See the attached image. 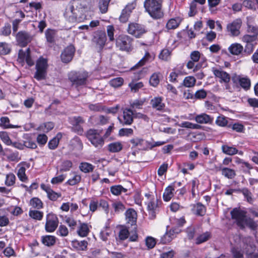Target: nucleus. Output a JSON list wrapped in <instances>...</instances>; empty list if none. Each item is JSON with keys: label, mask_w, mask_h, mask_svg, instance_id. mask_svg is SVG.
I'll list each match as a JSON object with an SVG mask.
<instances>
[{"label": "nucleus", "mask_w": 258, "mask_h": 258, "mask_svg": "<svg viewBox=\"0 0 258 258\" xmlns=\"http://www.w3.org/2000/svg\"><path fill=\"white\" fill-rule=\"evenodd\" d=\"M231 217L235 220L237 225L240 229H243L246 226L252 230H254L257 226V224L250 218H247L245 213L236 208L231 211Z\"/></svg>", "instance_id": "1"}, {"label": "nucleus", "mask_w": 258, "mask_h": 258, "mask_svg": "<svg viewBox=\"0 0 258 258\" xmlns=\"http://www.w3.org/2000/svg\"><path fill=\"white\" fill-rule=\"evenodd\" d=\"M162 2L163 0H145L144 8L153 19H160L163 15L161 10Z\"/></svg>", "instance_id": "2"}, {"label": "nucleus", "mask_w": 258, "mask_h": 258, "mask_svg": "<svg viewBox=\"0 0 258 258\" xmlns=\"http://www.w3.org/2000/svg\"><path fill=\"white\" fill-rule=\"evenodd\" d=\"M91 3V0H74L72 5L67 9L66 15H69V20L71 22L77 21L76 11L79 9H86Z\"/></svg>", "instance_id": "3"}, {"label": "nucleus", "mask_w": 258, "mask_h": 258, "mask_svg": "<svg viewBox=\"0 0 258 258\" xmlns=\"http://www.w3.org/2000/svg\"><path fill=\"white\" fill-rule=\"evenodd\" d=\"M48 68L47 59L42 56L40 57L36 62V72L34 78L38 81L46 79Z\"/></svg>", "instance_id": "4"}, {"label": "nucleus", "mask_w": 258, "mask_h": 258, "mask_svg": "<svg viewBox=\"0 0 258 258\" xmlns=\"http://www.w3.org/2000/svg\"><path fill=\"white\" fill-rule=\"evenodd\" d=\"M88 77L89 74L86 71L71 72L69 74V80L76 87L86 85Z\"/></svg>", "instance_id": "5"}, {"label": "nucleus", "mask_w": 258, "mask_h": 258, "mask_svg": "<svg viewBox=\"0 0 258 258\" xmlns=\"http://www.w3.org/2000/svg\"><path fill=\"white\" fill-rule=\"evenodd\" d=\"M231 80L233 85L237 88L240 87L245 91H248L250 89L251 81L246 76L233 74Z\"/></svg>", "instance_id": "6"}, {"label": "nucleus", "mask_w": 258, "mask_h": 258, "mask_svg": "<svg viewBox=\"0 0 258 258\" xmlns=\"http://www.w3.org/2000/svg\"><path fill=\"white\" fill-rule=\"evenodd\" d=\"M86 136L88 140L96 148H100L104 144V139L98 130L90 129L86 132Z\"/></svg>", "instance_id": "7"}, {"label": "nucleus", "mask_w": 258, "mask_h": 258, "mask_svg": "<svg viewBox=\"0 0 258 258\" xmlns=\"http://www.w3.org/2000/svg\"><path fill=\"white\" fill-rule=\"evenodd\" d=\"M107 40L106 33L104 31L98 30L94 32L92 39V43L99 51H101L104 47Z\"/></svg>", "instance_id": "8"}, {"label": "nucleus", "mask_w": 258, "mask_h": 258, "mask_svg": "<svg viewBox=\"0 0 258 258\" xmlns=\"http://www.w3.org/2000/svg\"><path fill=\"white\" fill-rule=\"evenodd\" d=\"M126 31L128 34L136 38L141 37L147 32L144 25L134 22L128 24Z\"/></svg>", "instance_id": "9"}, {"label": "nucleus", "mask_w": 258, "mask_h": 258, "mask_svg": "<svg viewBox=\"0 0 258 258\" xmlns=\"http://www.w3.org/2000/svg\"><path fill=\"white\" fill-rule=\"evenodd\" d=\"M133 39L126 35H121L116 40V45L121 50L128 51L131 50Z\"/></svg>", "instance_id": "10"}, {"label": "nucleus", "mask_w": 258, "mask_h": 258, "mask_svg": "<svg viewBox=\"0 0 258 258\" xmlns=\"http://www.w3.org/2000/svg\"><path fill=\"white\" fill-rule=\"evenodd\" d=\"M58 224V219L55 215L52 213L47 215L45 229L47 232H54L57 227Z\"/></svg>", "instance_id": "11"}, {"label": "nucleus", "mask_w": 258, "mask_h": 258, "mask_svg": "<svg viewBox=\"0 0 258 258\" xmlns=\"http://www.w3.org/2000/svg\"><path fill=\"white\" fill-rule=\"evenodd\" d=\"M16 38L20 46L25 47L31 42L33 36L25 31H21L16 34Z\"/></svg>", "instance_id": "12"}, {"label": "nucleus", "mask_w": 258, "mask_h": 258, "mask_svg": "<svg viewBox=\"0 0 258 258\" xmlns=\"http://www.w3.org/2000/svg\"><path fill=\"white\" fill-rule=\"evenodd\" d=\"M122 125H130L134 121V113L131 109L125 108L122 112V117L118 118Z\"/></svg>", "instance_id": "13"}, {"label": "nucleus", "mask_w": 258, "mask_h": 258, "mask_svg": "<svg viewBox=\"0 0 258 258\" xmlns=\"http://www.w3.org/2000/svg\"><path fill=\"white\" fill-rule=\"evenodd\" d=\"M180 232L181 230L177 227L172 228L169 231H167L165 234L161 237V242L163 244L170 242Z\"/></svg>", "instance_id": "14"}, {"label": "nucleus", "mask_w": 258, "mask_h": 258, "mask_svg": "<svg viewBox=\"0 0 258 258\" xmlns=\"http://www.w3.org/2000/svg\"><path fill=\"white\" fill-rule=\"evenodd\" d=\"M75 52V48L72 45L66 47L61 54V59L63 62L68 63L72 60Z\"/></svg>", "instance_id": "15"}, {"label": "nucleus", "mask_w": 258, "mask_h": 258, "mask_svg": "<svg viewBox=\"0 0 258 258\" xmlns=\"http://www.w3.org/2000/svg\"><path fill=\"white\" fill-rule=\"evenodd\" d=\"M241 20L240 19H236L231 23L227 25V31L230 33V35L233 36H237L240 33L239 29L241 25Z\"/></svg>", "instance_id": "16"}, {"label": "nucleus", "mask_w": 258, "mask_h": 258, "mask_svg": "<svg viewBox=\"0 0 258 258\" xmlns=\"http://www.w3.org/2000/svg\"><path fill=\"white\" fill-rule=\"evenodd\" d=\"M71 123L73 125V128L75 132L79 135H82L83 132L81 124L85 122L83 118L81 116H74L71 118Z\"/></svg>", "instance_id": "17"}, {"label": "nucleus", "mask_w": 258, "mask_h": 258, "mask_svg": "<svg viewBox=\"0 0 258 258\" xmlns=\"http://www.w3.org/2000/svg\"><path fill=\"white\" fill-rule=\"evenodd\" d=\"M125 217L127 223L133 226L134 230L136 229V222L137 214L133 209H129L125 212Z\"/></svg>", "instance_id": "18"}, {"label": "nucleus", "mask_w": 258, "mask_h": 258, "mask_svg": "<svg viewBox=\"0 0 258 258\" xmlns=\"http://www.w3.org/2000/svg\"><path fill=\"white\" fill-rule=\"evenodd\" d=\"M214 75L217 78L220 79V82L221 83L224 82L225 83H228L230 80V76L227 72L223 71L221 69H214L213 70Z\"/></svg>", "instance_id": "19"}, {"label": "nucleus", "mask_w": 258, "mask_h": 258, "mask_svg": "<svg viewBox=\"0 0 258 258\" xmlns=\"http://www.w3.org/2000/svg\"><path fill=\"white\" fill-rule=\"evenodd\" d=\"M40 186L47 193L48 198L51 201H56L58 198L61 197V194L54 191L50 186L47 185L41 184Z\"/></svg>", "instance_id": "20"}, {"label": "nucleus", "mask_w": 258, "mask_h": 258, "mask_svg": "<svg viewBox=\"0 0 258 258\" xmlns=\"http://www.w3.org/2000/svg\"><path fill=\"white\" fill-rule=\"evenodd\" d=\"M158 200L152 199L147 204V208L149 212L150 219H153L156 216V211L158 207Z\"/></svg>", "instance_id": "21"}, {"label": "nucleus", "mask_w": 258, "mask_h": 258, "mask_svg": "<svg viewBox=\"0 0 258 258\" xmlns=\"http://www.w3.org/2000/svg\"><path fill=\"white\" fill-rule=\"evenodd\" d=\"M195 119L197 122L200 124H211L214 120L213 117L206 113L197 115L196 116Z\"/></svg>", "instance_id": "22"}, {"label": "nucleus", "mask_w": 258, "mask_h": 258, "mask_svg": "<svg viewBox=\"0 0 258 258\" xmlns=\"http://www.w3.org/2000/svg\"><path fill=\"white\" fill-rule=\"evenodd\" d=\"M183 18L180 17L171 18L168 21L166 28L168 30L175 29L179 26Z\"/></svg>", "instance_id": "23"}, {"label": "nucleus", "mask_w": 258, "mask_h": 258, "mask_svg": "<svg viewBox=\"0 0 258 258\" xmlns=\"http://www.w3.org/2000/svg\"><path fill=\"white\" fill-rule=\"evenodd\" d=\"M151 105L153 108L157 110H162L165 107V104L163 102V98L161 97H156L151 99Z\"/></svg>", "instance_id": "24"}, {"label": "nucleus", "mask_w": 258, "mask_h": 258, "mask_svg": "<svg viewBox=\"0 0 258 258\" xmlns=\"http://www.w3.org/2000/svg\"><path fill=\"white\" fill-rule=\"evenodd\" d=\"M228 50L231 54L238 55L242 53L243 47L240 44L235 43L230 45Z\"/></svg>", "instance_id": "25"}, {"label": "nucleus", "mask_w": 258, "mask_h": 258, "mask_svg": "<svg viewBox=\"0 0 258 258\" xmlns=\"http://www.w3.org/2000/svg\"><path fill=\"white\" fill-rule=\"evenodd\" d=\"M192 211L196 215L202 216L206 214V208L205 206L201 203H198L193 205Z\"/></svg>", "instance_id": "26"}, {"label": "nucleus", "mask_w": 258, "mask_h": 258, "mask_svg": "<svg viewBox=\"0 0 258 258\" xmlns=\"http://www.w3.org/2000/svg\"><path fill=\"white\" fill-rule=\"evenodd\" d=\"M70 146L73 150L81 151L83 148V144L81 139L78 137H75L70 141Z\"/></svg>", "instance_id": "27"}, {"label": "nucleus", "mask_w": 258, "mask_h": 258, "mask_svg": "<svg viewBox=\"0 0 258 258\" xmlns=\"http://www.w3.org/2000/svg\"><path fill=\"white\" fill-rule=\"evenodd\" d=\"M176 186L174 185H170L167 187L163 193V199L165 201H169L173 196V191H174Z\"/></svg>", "instance_id": "28"}, {"label": "nucleus", "mask_w": 258, "mask_h": 258, "mask_svg": "<svg viewBox=\"0 0 258 258\" xmlns=\"http://www.w3.org/2000/svg\"><path fill=\"white\" fill-rule=\"evenodd\" d=\"M88 242L86 240L79 241L74 240L72 241V246L78 250H86L87 248Z\"/></svg>", "instance_id": "29"}, {"label": "nucleus", "mask_w": 258, "mask_h": 258, "mask_svg": "<svg viewBox=\"0 0 258 258\" xmlns=\"http://www.w3.org/2000/svg\"><path fill=\"white\" fill-rule=\"evenodd\" d=\"M42 243L47 246H51L53 245L56 242V237L52 235H45L41 237Z\"/></svg>", "instance_id": "30"}, {"label": "nucleus", "mask_w": 258, "mask_h": 258, "mask_svg": "<svg viewBox=\"0 0 258 258\" xmlns=\"http://www.w3.org/2000/svg\"><path fill=\"white\" fill-rule=\"evenodd\" d=\"M122 145L120 142H114L108 145V150L111 153H116L120 151L122 149Z\"/></svg>", "instance_id": "31"}, {"label": "nucleus", "mask_w": 258, "mask_h": 258, "mask_svg": "<svg viewBox=\"0 0 258 258\" xmlns=\"http://www.w3.org/2000/svg\"><path fill=\"white\" fill-rule=\"evenodd\" d=\"M56 34V31L54 30L47 29L45 32L47 41L50 43H53L55 42Z\"/></svg>", "instance_id": "32"}, {"label": "nucleus", "mask_w": 258, "mask_h": 258, "mask_svg": "<svg viewBox=\"0 0 258 258\" xmlns=\"http://www.w3.org/2000/svg\"><path fill=\"white\" fill-rule=\"evenodd\" d=\"M161 77L160 73H154L150 77L149 83L151 86L156 87H157L160 82V78Z\"/></svg>", "instance_id": "33"}, {"label": "nucleus", "mask_w": 258, "mask_h": 258, "mask_svg": "<svg viewBox=\"0 0 258 258\" xmlns=\"http://www.w3.org/2000/svg\"><path fill=\"white\" fill-rule=\"evenodd\" d=\"M62 135L60 133H58L55 137L51 139L48 144V146L50 149L54 150L58 146L59 140L61 138Z\"/></svg>", "instance_id": "34"}, {"label": "nucleus", "mask_w": 258, "mask_h": 258, "mask_svg": "<svg viewBox=\"0 0 258 258\" xmlns=\"http://www.w3.org/2000/svg\"><path fill=\"white\" fill-rule=\"evenodd\" d=\"M211 237V234L209 232H206L197 237L195 243L200 244L208 241Z\"/></svg>", "instance_id": "35"}, {"label": "nucleus", "mask_w": 258, "mask_h": 258, "mask_svg": "<svg viewBox=\"0 0 258 258\" xmlns=\"http://www.w3.org/2000/svg\"><path fill=\"white\" fill-rule=\"evenodd\" d=\"M77 232L79 235L81 237L86 236L89 232V228L87 224L81 223Z\"/></svg>", "instance_id": "36"}, {"label": "nucleus", "mask_w": 258, "mask_h": 258, "mask_svg": "<svg viewBox=\"0 0 258 258\" xmlns=\"http://www.w3.org/2000/svg\"><path fill=\"white\" fill-rule=\"evenodd\" d=\"M80 170L84 173H89L93 171L94 166L87 162H82L79 166Z\"/></svg>", "instance_id": "37"}, {"label": "nucleus", "mask_w": 258, "mask_h": 258, "mask_svg": "<svg viewBox=\"0 0 258 258\" xmlns=\"http://www.w3.org/2000/svg\"><path fill=\"white\" fill-rule=\"evenodd\" d=\"M222 152L227 155H233L236 154L238 152L237 149L233 147H230L226 145L222 146Z\"/></svg>", "instance_id": "38"}, {"label": "nucleus", "mask_w": 258, "mask_h": 258, "mask_svg": "<svg viewBox=\"0 0 258 258\" xmlns=\"http://www.w3.org/2000/svg\"><path fill=\"white\" fill-rule=\"evenodd\" d=\"M152 59L151 55L148 52H146L144 56L134 67L132 69L141 67L144 65L147 62L151 61Z\"/></svg>", "instance_id": "39"}, {"label": "nucleus", "mask_w": 258, "mask_h": 258, "mask_svg": "<svg viewBox=\"0 0 258 258\" xmlns=\"http://www.w3.org/2000/svg\"><path fill=\"white\" fill-rule=\"evenodd\" d=\"M196 79L192 76L186 77L183 80L182 85L188 88L192 87L195 85Z\"/></svg>", "instance_id": "40"}, {"label": "nucleus", "mask_w": 258, "mask_h": 258, "mask_svg": "<svg viewBox=\"0 0 258 258\" xmlns=\"http://www.w3.org/2000/svg\"><path fill=\"white\" fill-rule=\"evenodd\" d=\"M238 192H241L245 198L246 199L247 201L249 203H252L253 199L252 198V194L250 190L247 188H243L242 189H238Z\"/></svg>", "instance_id": "41"}, {"label": "nucleus", "mask_w": 258, "mask_h": 258, "mask_svg": "<svg viewBox=\"0 0 258 258\" xmlns=\"http://www.w3.org/2000/svg\"><path fill=\"white\" fill-rule=\"evenodd\" d=\"M222 174L229 179H232L236 175L235 171L233 169L228 168H222Z\"/></svg>", "instance_id": "42"}, {"label": "nucleus", "mask_w": 258, "mask_h": 258, "mask_svg": "<svg viewBox=\"0 0 258 258\" xmlns=\"http://www.w3.org/2000/svg\"><path fill=\"white\" fill-rule=\"evenodd\" d=\"M180 126L190 129L200 130L202 128L201 125L193 123L189 121H184L180 124Z\"/></svg>", "instance_id": "43"}, {"label": "nucleus", "mask_w": 258, "mask_h": 258, "mask_svg": "<svg viewBox=\"0 0 258 258\" xmlns=\"http://www.w3.org/2000/svg\"><path fill=\"white\" fill-rule=\"evenodd\" d=\"M110 191L113 195L117 196L120 195L122 192H125L127 189L120 185H117L111 186Z\"/></svg>", "instance_id": "44"}, {"label": "nucleus", "mask_w": 258, "mask_h": 258, "mask_svg": "<svg viewBox=\"0 0 258 258\" xmlns=\"http://www.w3.org/2000/svg\"><path fill=\"white\" fill-rule=\"evenodd\" d=\"M111 0H99V8L101 13L104 14L107 12L109 2Z\"/></svg>", "instance_id": "45"}, {"label": "nucleus", "mask_w": 258, "mask_h": 258, "mask_svg": "<svg viewBox=\"0 0 258 258\" xmlns=\"http://www.w3.org/2000/svg\"><path fill=\"white\" fill-rule=\"evenodd\" d=\"M73 163L70 160H64L61 162L60 166L59 171L60 172H66L69 171L72 167Z\"/></svg>", "instance_id": "46"}, {"label": "nucleus", "mask_w": 258, "mask_h": 258, "mask_svg": "<svg viewBox=\"0 0 258 258\" xmlns=\"http://www.w3.org/2000/svg\"><path fill=\"white\" fill-rule=\"evenodd\" d=\"M81 180V176L80 175L77 174L76 173H73V176L67 181L66 184L70 185H75L79 183Z\"/></svg>", "instance_id": "47"}, {"label": "nucleus", "mask_w": 258, "mask_h": 258, "mask_svg": "<svg viewBox=\"0 0 258 258\" xmlns=\"http://www.w3.org/2000/svg\"><path fill=\"white\" fill-rule=\"evenodd\" d=\"M216 124L220 126H226L228 125V118L223 115H221L217 117L216 121Z\"/></svg>", "instance_id": "48"}, {"label": "nucleus", "mask_w": 258, "mask_h": 258, "mask_svg": "<svg viewBox=\"0 0 258 258\" xmlns=\"http://www.w3.org/2000/svg\"><path fill=\"white\" fill-rule=\"evenodd\" d=\"M30 205L34 208L40 209L43 207L42 201L37 198H33L30 201Z\"/></svg>", "instance_id": "49"}, {"label": "nucleus", "mask_w": 258, "mask_h": 258, "mask_svg": "<svg viewBox=\"0 0 258 258\" xmlns=\"http://www.w3.org/2000/svg\"><path fill=\"white\" fill-rule=\"evenodd\" d=\"M23 145L24 147H25L28 148L34 149L37 148L36 143L30 137L26 138V140L23 141Z\"/></svg>", "instance_id": "50"}, {"label": "nucleus", "mask_w": 258, "mask_h": 258, "mask_svg": "<svg viewBox=\"0 0 258 258\" xmlns=\"http://www.w3.org/2000/svg\"><path fill=\"white\" fill-rule=\"evenodd\" d=\"M25 172L26 168L25 167H20L17 172V175L21 181L25 182L27 179V177L26 175Z\"/></svg>", "instance_id": "51"}, {"label": "nucleus", "mask_w": 258, "mask_h": 258, "mask_svg": "<svg viewBox=\"0 0 258 258\" xmlns=\"http://www.w3.org/2000/svg\"><path fill=\"white\" fill-rule=\"evenodd\" d=\"M29 216L33 219L41 220L43 217V213L42 212L36 210H30Z\"/></svg>", "instance_id": "52"}, {"label": "nucleus", "mask_w": 258, "mask_h": 258, "mask_svg": "<svg viewBox=\"0 0 258 258\" xmlns=\"http://www.w3.org/2000/svg\"><path fill=\"white\" fill-rule=\"evenodd\" d=\"M0 138L7 145H11L12 143L8 133L6 132H0Z\"/></svg>", "instance_id": "53"}, {"label": "nucleus", "mask_w": 258, "mask_h": 258, "mask_svg": "<svg viewBox=\"0 0 258 258\" xmlns=\"http://www.w3.org/2000/svg\"><path fill=\"white\" fill-rule=\"evenodd\" d=\"M112 207L116 213L123 212L125 209L124 206L120 202H116L112 204Z\"/></svg>", "instance_id": "54"}, {"label": "nucleus", "mask_w": 258, "mask_h": 258, "mask_svg": "<svg viewBox=\"0 0 258 258\" xmlns=\"http://www.w3.org/2000/svg\"><path fill=\"white\" fill-rule=\"evenodd\" d=\"M16 177L13 173H9L6 176L5 184L7 186H11L15 182Z\"/></svg>", "instance_id": "55"}, {"label": "nucleus", "mask_w": 258, "mask_h": 258, "mask_svg": "<svg viewBox=\"0 0 258 258\" xmlns=\"http://www.w3.org/2000/svg\"><path fill=\"white\" fill-rule=\"evenodd\" d=\"M11 51L8 44L6 42H0V54H7Z\"/></svg>", "instance_id": "56"}, {"label": "nucleus", "mask_w": 258, "mask_h": 258, "mask_svg": "<svg viewBox=\"0 0 258 258\" xmlns=\"http://www.w3.org/2000/svg\"><path fill=\"white\" fill-rule=\"evenodd\" d=\"M129 86L131 88L132 91L134 92H136L140 89L142 88L144 86V85L142 82L138 83L132 82L130 83Z\"/></svg>", "instance_id": "57"}, {"label": "nucleus", "mask_w": 258, "mask_h": 258, "mask_svg": "<svg viewBox=\"0 0 258 258\" xmlns=\"http://www.w3.org/2000/svg\"><path fill=\"white\" fill-rule=\"evenodd\" d=\"M107 33L110 41L114 40V33L115 29L113 25H108L106 27Z\"/></svg>", "instance_id": "58"}, {"label": "nucleus", "mask_w": 258, "mask_h": 258, "mask_svg": "<svg viewBox=\"0 0 258 258\" xmlns=\"http://www.w3.org/2000/svg\"><path fill=\"white\" fill-rule=\"evenodd\" d=\"M8 159L10 161L18 162L21 160L18 152H15L9 154L7 156Z\"/></svg>", "instance_id": "59"}, {"label": "nucleus", "mask_w": 258, "mask_h": 258, "mask_svg": "<svg viewBox=\"0 0 258 258\" xmlns=\"http://www.w3.org/2000/svg\"><path fill=\"white\" fill-rule=\"evenodd\" d=\"M129 234L130 233L128 229L123 228L119 231L118 236L121 240H124L128 237Z\"/></svg>", "instance_id": "60"}, {"label": "nucleus", "mask_w": 258, "mask_h": 258, "mask_svg": "<svg viewBox=\"0 0 258 258\" xmlns=\"http://www.w3.org/2000/svg\"><path fill=\"white\" fill-rule=\"evenodd\" d=\"M171 52L167 49L162 50L159 54V58L164 60H167L170 58Z\"/></svg>", "instance_id": "61"}, {"label": "nucleus", "mask_w": 258, "mask_h": 258, "mask_svg": "<svg viewBox=\"0 0 258 258\" xmlns=\"http://www.w3.org/2000/svg\"><path fill=\"white\" fill-rule=\"evenodd\" d=\"M207 92L204 89L198 90L195 94V97L198 99H203L206 97Z\"/></svg>", "instance_id": "62"}, {"label": "nucleus", "mask_w": 258, "mask_h": 258, "mask_svg": "<svg viewBox=\"0 0 258 258\" xmlns=\"http://www.w3.org/2000/svg\"><path fill=\"white\" fill-rule=\"evenodd\" d=\"M123 80L121 78H116L111 80L110 82V85L114 87H118L123 84Z\"/></svg>", "instance_id": "63"}, {"label": "nucleus", "mask_w": 258, "mask_h": 258, "mask_svg": "<svg viewBox=\"0 0 258 258\" xmlns=\"http://www.w3.org/2000/svg\"><path fill=\"white\" fill-rule=\"evenodd\" d=\"M231 252L234 258L243 257V253L241 250L238 248L233 247L231 249Z\"/></svg>", "instance_id": "64"}]
</instances>
